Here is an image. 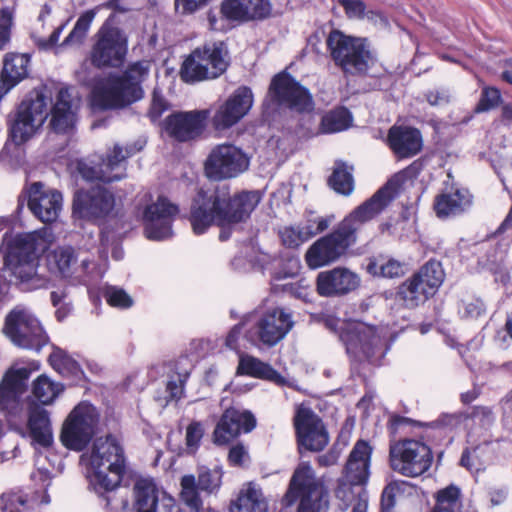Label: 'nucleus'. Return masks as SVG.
Segmentation results:
<instances>
[{
    "label": "nucleus",
    "instance_id": "obj_1",
    "mask_svg": "<svg viewBox=\"0 0 512 512\" xmlns=\"http://www.w3.org/2000/svg\"><path fill=\"white\" fill-rule=\"evenodd\" d=\"M397 195V184L388 181L372 197L354 209L328 235L315 241L307 250L305 260L311 269L338 261L356 243L360 226L379 215Z\"/></svg>",
    "mask_w": 512,
    "mask_h": 512
},
{
    "label": "nucleus",
    "instance_id": "obj_2",
    "mask_svg": "<svg viewBox=\"0 0 512 512\" xmlns=\"http://www.w3.org/2000/svg\"><path fill=\"white\" fill-rule=\"evenodd\" d=\"M261 201L258 191H242L229 195L227 189L200 188L193 197L189 221L194 234L202 235L211 226L239 224L250 218Z\"/></svg>",
    "mask_w": 512,
    "mask_h": 512
},
{
    "label": "nucleus",
    "instance_id": "obj_3",
    "mask_svg": "<svg viewBox=\"0 0 512 512\" xmlns=\"http://www.w3.org/2000/svg\"><path fill=\"white\" fill-rule=\"evenodd\" d=\"M92 473L88 475L89 488L96 494L108 512H118L128 507V500L118 495L125 474L124 450L117 438L107 435L93 444L90 456Z\"/></svg>",
    "mask_w": 512,
    "mask_h": 512
},
{
    "label": "nucleus",
    "instance_id": "obj_4",
    "mask_svg": "<svg viewBox=\"0 0 512 512\" xmlns=\"http://www.w3.org/2000/svg\"><path fill=\"white\" fill-rule=\"evenodd\" d=\"M46 247L44 238L37 231L18 234L4 256L2 271L9 274V281L14 280L24 291L47 288L49 277L38 272L40 253Z\"/></svg>",
    "mask_w": 512,
    "mask_h": 512
},
{
    "label": "nucleus",
    "instance_id": "obj_5",
    "mask_svg": "<svg viewBox=\"0 0 512 512\" xmlns=\"http://www.w3.org/2000/svg\"><path fill=\"white\" fill-rule=\"evenodd\" d=\"M149 64L138 61L122 73H111L93 89L92 104L99 110L123 109L144 97L142 83L148 77Z\"/></svg>",
    "mask_w": 512,
    "mask_h": 512
},
{
    "label": "nucleus",
    "instance_id": "obj_6",
    "mask_svg": "<svg viewBox=\"0 0 512 512\" xmlns=\"http://www.w3.org/2000/svg\"><path fill=\"white\" fill-rule=\"evenodd\" d=\"M298 502L297 512H328L330 507L329 490L317 478L310 464L301 463L294 470L286 493L282 498L284 507Z\"/></svg>",
    "mask_w": 512,
    "mask_h": 512
},
{
    "label": "nucleus",
    "instance_id": "obj_7",
    "mask_svg": "<svg viewBox=\"0 0 512 512\" xmlns=\"http://www.w3.org/2000/svg\"><path fill=\"white\" fill-rule=\"evenodd\" d=\"M245 323V339L259 348L274 347L294 326L291 312L282 307L255 309L245 315Z\"/></svg>",
    "mask_w": 512,
    "mask_h": 512
},
{
    "label": "nucleus",
    "instance_id": "obj_8",
    "mask_svg": "<svg viewBox=\"0 0 512 512\" xmlns=\"http://www.w3.org/2000/svg\"><path fill=\"white\" fill-rule=\"evenodd\" d=\"M50 101L45 89H34L8 115V136L15 145L24 144L41 129L48 117Z\"/></svg>",
    "mask_w": 512,
    "mask_h": 512
},
{
    "label": "nucleus",
    "instance_id": "obj_9",
    "mask_svg": "<svg viewBox=\"0 0 512 512\" xmlns=\"http://www.w3.org/2000/svg\"><path fill=\"white\" fill-rule=\"evenodd\" d=\"M326 44L335 65L345 75L364 76L376 61L365 38L347 36L339 30H332Z\"/></svg>",
    "mask_w": 512,
    "mask_h": 512
},
{
    "label": "nucleus",
    "instance_id": "obj_10",
    "mask_svg": "<svg viewBox=\"0 0 512 512\" xmlns=\"http://www.w3.org/2000/svg\"><path fill=\"white\" fill-rule=\"evenodd\" d=\"M342 343L346 352L355 360L380 366L391 348L392 340L383 329L358 322L357 325H348L344 330Z\"/></svg>",
    "mask_w": 512,
    "mask_h": 512
},
{
    "label": "nucleus",
    "instance_id": "obj_11",
    "mask_svg": "<svg viewBox=\"0 0 512 512\" xmlns=\"http://www.w3.org/2000/svg\"><path fill=\"white\" fill-rule=\"evenodd\" d=\"M432 463L433 453L425 442L411 438L390 441L389 465L393 471L415 478L426 473Z\"/></svg>",
    "mask_w": 512,
    "mask_h": 512
},
{
    "label": "nucleus",
    "instance_id": "obj_12",
    "mask_svg": "<svg viewBox=\"0 0 512 512\" xmlns=\"http://www.w3.org/2000/svg\"><path fill=\"white\" fill-rule=\"evenodd\" d=\"M4 335L17 347L39 352L49 336L36 316L24 306H16L5 317Z\"/></svg>",
    "mask_w": 512,
    "mask_h": 512
},
{
    "label": "nucleus",
    "instance_id": "obj_13",
    "mask_svg": "<svg viewBox=\"0 0 512 512\" xmlns=\"http://www.w3.org/2000/svg\"><path fill=\"white\" fill-rule=\"evenodd\" d=\"M110 15L95 34L90 51L91 64L98 68H118L123 65L128 52V37L125 32L112 24Z\"/></svg>",
    "mask_w": 512,
    "mask_h": 512
},
{
    "label": "nucleus",
    "instance_id": "obj_14",
    "mask_svg": "<svg viewBox=\"0 0 512 512\" xmlns=\"http://www.w3.org/2000/svg\"><path fill=\"white\" fill-rule=\"evenodd\" d=\"M140 149L136 148L134 144L127 145L126 147L115 144L99 164L86 159L79 160L77 162V171L87 181H100L103 183L120 181L127 176L128 158L136 154Z\"/></svg>",
    "mask_w": 512,
    "mask_h": 512
},
{
    "label": "nucleus",
    "instance_id": "obj_15",
    "mask_svg": "<svg viewBox=\"0 0 512 512\" xmlns=\"http://www.w3.org/2000/svg\"><path fill=\"white\" fill-rule=\"evenodd\" d=\"M313 105L308 89L287 72H281L273 77L263 102L265 110L285 107L297 112L311 111Z\"/></svg>",
    "mask_w": 512,
    "mask_h": 512
},
{
    "label": "nucleus",
    "instance_id": "obj_16",
    "mask_svg": "<svg viewBox=\"0 0 512 512\" xmlns=\"http://www.w3.org/2000/svg\"><path fill=\"white\" fill-rule=\"evenodd\" d=\"M249 166V155L241 147L225 142L211 149L204 162V171L209 179L222 181L237 178Z\"/></svg>",
    "mask_w": 512,
    "mask_h": 512
},
{
    "label": "nucleus",
    "instance_id": "obj_17",
    "mask_svg": "<svg viewBox=\"0 0 512 512\" xmlns=\"http://www.w3.org/2000/svg\"><path fill=\"white\" fill-rule=\"evenodd\" d=\"M99 423L96 408L87 402L78 404L65 420L60 440L62 444L74 451L84 450L94 435Z\"/></svg>",
    "mask_w": 512,
    "mask_h": 512
},
{
    "label": "nucleus",
    "instance_id": "obj_18",
    "mask_svg": "<svg viewBox=\"0 0 512 512\" xmlns=\"http://www.w3.org/2000/svg\"><path fill=\"white\" fill-rule=\"evenodd\" d=\"M115 207V197L106 188L96 185L79 189L73 197V214L94 223L105 220Z\"/></svg>",
    "mask_w": 512,
    "mask_h": 512
},
{
    "label": "nucleus",
    "instance_id": "obj_19",
    "mask_svg": "<svg viewBox=\"0 0 512 512\" xmlns=\"http://www.w3.org/2000/svg\"><path fill=\"white\" fill-rule=\"evenodd\" d=\"M31 369L11 367L0 382V409L9 422L21 418L24 411L22 396L28 387Z\"/></svg>",
    "mask_w": 512,
    "mask_h": 512
},
{
    "label": "nucleus",
    "instance_id": "obj_20",
    "mask_svg": "<svg viewBox=\"0 0 512 512\" xmlns=\"http://www.w3.org/2000/svg\"><path fill=\"white\" fill-rule=\"evenodd\" d=\"M26 200L29 210L43 223L56 221L62 210V194L57 190L45 189L41 182L31 184L20 194L17 212L23 209Z\"/></svg>",
    "mask_w": 512,
    "mask_h": 512
},
{
    "label": "nucleus",
    "instance_id": "obj_21",
    "mask_svg": "<svg viewBox=\"0 0 512 512\" xmlns=\"http://www.w3.org/2000/svg\"><path fill=\"white\" fill-rule=\"evenodd\" d=\"M294 427L299 450L304 448L308 451L318 452L327 446L328 432L321 418L311 408L304 405L297 408Z\"/></svg>",
    "mask_w": 512,
    "mask_h": 512
},
{
    "label": "nucleus",
    "instance_id": "obj_22",
    "mask_svg": "<svg viewBox=\"0 0 512 512\" xmlns=\"http://www.w3.org/2000/svg\"><path fill=\"white\" fill-rule=\"evenodd\" d=\"M222 477L223 471L220 467L201 469L197 478L192 474L184 475L180 482L181 500L191 511L200 512L203 502L198 491L201 490L208 495L217 493L222 485Z\"/></svg>",
    "mask_w": 512,
    "mask_h": 512
},
{
    "label": "nucleus",
    "instance_id": "obj_23",
    "mask_svg": "<svg viewBox=\"0 0 512 512\" xmlns=\"http://www.w3.org/2000/svg\"><path fill=\"white\" fill-rule=\"evenodd\" d=\"M179 213V207L166 197L148 205L143 214L144 233L149 240L162 241L172 237V223Z\"/></svg>",
    "mask_w": 512,
    "mask_h": 512
},
{
    "label": "nucleus",
    "instance_id": "obj_24",
    "mask_svg": "<svg viewBox=\"0 0 512 512\" xmlns=\"http://www.w3.org/2000/svg\"><path fill=\"white\" fill-rule=\"evenodd\" d=\"M209 116L207 109L173 112L165 118L163 129L171 138L188 142L203 133Z\"/></svg>",
    "mask_w": 512,
    "mask_h": 512
},
{
    "label": "nucleus",
    "instance_id": "obj_25",
    "mask_svg": "<svg viewBox=\"0 0 512 512\" xmlns=\"http://www.w3.org/2000/svg\"><path fill=\"white\" fill-rule=\"evenodd\" d=\"M253 93L247 86L237 88L212 116V126L217 131H224L237 124L251 109Z\"/></svg>",
    "mask_w": 512,
    "mask_h": 512
},
{
    "label": "nucleus",
    "instance_id": "obj_26",
    "mask_svg": "<svg viewBox=\"0 0 512 512\" xmlns=\"http://www.w3.org/2000/svg\"><path fill=\"white\" fill-rule=\"evenodd\" d=\"M360 285V276L342 266L321 271L316 277V291L322 297L346 296L357 290Z\"/></svg>",
    "mask_w": 512,
    "mask_h": 512
},
{
    "label": "nucleus",
    "instance_id": "obj_27",
    "mask_svg": "<svg viewBox=\"0 0 512 512\" xmlns=\"http://www.w3.org/2000/svg\"><path fill=\"white\" fill-rule=\"evenodd\" d=\"M256 426L255 416L248 410L230 407L224 411L213 432L216 445H227L242 433L251 432Z\"/></svg>",
    "mask_w": 512,
    "mask_h": 512
},
{
    "label": "nucleus",
    "instance_id": "obj_28",
    "mask_svg": "<svg viewBox=\"0 0 512 512\" xmlns=\"http://www.w3.org/2000/svg\"><path fill=\"white\" fill-rule=\"evenodd\" d=\"M133 497L134 512H156L159 501L165 509L176 508L174 499L165 492L161 493L151 478L140 477L135 480Z\"/></svg>",
    "mask_w": 512,
    "mask_h": 512
},
{
    "label": "nucleus",
    "instance_id": "obj_29",
    "mask_svg": "<svg viewBox=\"0 0 512 512\" xmlns=\"http://www.w3.org/2000/svg\"><path fill=\"white\" fill-rule=\"evenodd\" d=\"M77 261L78 256L72 246H59L47 255V264L51 272L58 274L62 278H70L75 273H78L76 278L84 282V276L88 274L91 262L83 259L80 267H77Z\"/></svg>",
    "mask_w": 512,
    "mask_h": 512
},
{
    "label": "nucleus",
    "instance_id": "obj_30",
    "mask_svg": "<svg viewBox=\"0 0 512 512\" xmlns=\"http://www.w3.org/2000/svg\"><path fill=\"white\" fill-rule=\"evenodd\" d=\"M372 448L365 440H358L349 454L341 478L366 485L370 476Z\"/></svg>",
    "mask_w": 512,
    "mask_h": 512
},
{
    "label": "nucleus",
    "instance_id": "obj_31",
    "mask_svg": "<svg viewBox=\"0 0 512 512\" xmlns=\"http://www.w3.org/2000/svg\"><path fill=\"white\" fill-rule=\"evenodd\" d=\"M388 144L398 158H410L422 149V135L417 128L392 126L388 131Z\"/></svg>",
    "mask_w": 512,
    "mask_h": 512
},
{
    "label": "nucleus",
    "instance_id": "obj_32",
    "mask_svg": "<svg viewBox=\"0 0 512 512\" xmlns=\"http://www.w3.org/2000/svg\"><path fill=\"white\" fill-rule=\"evenodd\" d=\"M29 63L30 57L27 54L10 52L4 56L0 75V100L28 76Z\"/></svg>",
    "mask_w": 512,
    "mask_h": 512
},
{
    "label": "nucleus",
    "instance_id": "obj_33",
    "mask_svg": "<svg viewBox=\"0 0 512 512\" xmlns=\"http://www.w3.org/2000/svg\"><path fill=\"white\" fill-rule=\"evenodd\" d=\"M194 56L201 61H208L209 68H205L204 75H211L213 79L221 76L229 66V51L225 42L210 41L194 49Z\"/></svg>",
    "mask_w": 512,
    "mask_h": 512
},
{
    "label": "nucleus",
    "instance_id": "obj_34",
    "mask_svg": "<svg viewBox=\"0 0 512 512\" xmlns=\"http://www.w3.org/2000/svg\"><path fill=\"white\" fill-rule=\"evenodd\" d=\"M473 203V196L467 189H456L436 196L434 211L438 218L458 216L469 210Z\"/></svg>",
    "mask_w": 512,
    "mask_h": 512
},
{
    "label": "nucleus",
    "instance_id": "obj_35",
    "mask_svg": "<svg viewBox=\"0 0 512 512\" xmlns=\"http://www.w3.org/2000/svg\"><path fill=\"white\" fill-rule=\"evenodd\" d=\"M76 123V113L72 107V98L67 88H61L51 109V129L57 134L70 133Z\"/></svg>",
    "mask_w": 512,
    "mask_h": 512
},
{
    "label": "nucleus",
    "instance_id": "obj_36",
    "mask_svg": "<svg viewBox=\"0 0 512 512\" xmlns=\"http://www.w3.org/2000/svg\"><path fill=\"white\" fill-rule=\"evenodd\" d=\"M27 427L35 445L43 448H49L52 445L53 434L49 413L42 406L30 405Z\"/></svg>",
    "mask_w": 512,
    "mask_h": 512
},
{
    "label": "nucleus",
    "instance_id": "obj_37",
    "mask_svg": "<svg viewBox=\"0 0 512 512\" xmlns=\"http://www.w3.org/2000/svg\"><path fill=\"white\" fill-rule=\"evenodd\" d=\"M336 498L341 502V508L351 507V512H367L368 492L366 485L354 483L344 478L338 479L335 490Z\"/></svg>",
    "mask_w": 512,
    "mask_h": 512
},
{
    "label": "nucleus",
    "instance_id": "obj_38",
    "mask_svg": "<svg viewBox=\"0 0 512 512\" xmlns=\"http://www.w3.org/2000/svg\"><path fill=\"white\" fill-rule=\"evenodd\" d=\"M237 373L268 380L279 386H285L287 384V380L269 363L263 362L250 355L240 356Z\"/></svg>",
    "mask_w": 512,
    "mask_h": 512
},
{
    "label": "nucleus",
    "instance_id": "obj_39",
    "mask_svg": "<svg viewBox=\"0 0 512 512\" xmlns=\"http://www.w3.org/2000/svg\"><path fill=\"white\" fill-rule=\"evenodd\" d=\"M230 512H268V502L260 489L252 484L242 489L238 497L231 501Z\"/></svg>",
    "mask_w": 512,
    "mask_h": 512
},
{
    "label": "nucleus",
    "instance_id": "obj_40",
    "mask_svg": "<svg viewBox=\"0 0 512 512\" xmlns=\"http://www.w3.org/2000/svg\"><path fill=\"white\" fill-rule=\"evenodd\" d=\"M428 292L414 276H411L399 285L395 299L404 307L413 309L433 296Z\"/></svg>",
    "mask_w": 512,
    "mask_h": 512
},
{
    "label": "nucleus",
    "instance_id": "obj_41",
    "mask_svg": "<svg viewBox=\"0 0 512 512\" xmlns=\"http://www.w3.org/2000/svg\"><path fill=\"white\" fill-rule=\"evenodd\" d=\"M367 272L373 277L394 279L404 275V264L385 254H378L368 259Z\"/></svg>",
    "mask_w": 512,
    "mask_h": 512
},
{
    "label": "nucleus",
    "instance_id": "obj_42",
    "mask_svg": "<svg viewBox=\"0 0 512 512\" xmlns=\"http://www.w3.org/2000/svg\"><path fill=\"white\" fill-rule=\"evenodd\" d=\"M327 183L337 194L351 195L354 191L353 166L348 165L343 160H336Z\"/></svg>",
    "mask_w": 512,
    "mask_h": 512
},
{
    "label": "nucleus",
    "instance_id": "obj_43",
    "mask_svg": "<svg viewBox=\"0 0 512 512\" xmlns=\"http://www.w3.org/2000/svg\"><path fill=\"white\" fill-rule=\"evenodd\" d=\"M412 276L434 295L442 285L445 273L439 261L430 259Z\"/></svg>",
    "mask_w": 512,
    "mask_h": 512
},
{
    "label": "nucleus",
    "instance_id": "obj_44",
    "mask_svg": "<svg viewBox=\"0 0 512 512\" xmlns=\"http://www.w3.org/2000/svg\"><path fill=\"white\" fill-rule=\"evenodd\" d=\"M208 61H201L194 56V50L183 61L180 69V77L185 83L193 84L196 82L213 79L211 75H204L205 68H209Z\"/></svg>",
    "mask_w": 512,
    "mask_h": 512
},
{
    "label": "nucleus",
    "instance_id": "obj_45",
    "mask_svg": "<svg viewBox=\"0 0 512 512\" xmlns=\"http://www.w3.org/2000/svg\"><path fill=\"white\" fill-rule=\"evenodd\" d=\"M63 389L64 387L60 383L51 381L46 375H40L33 382L32 393L40 403L48 405L58 397Z\"/></svg>",
    "mask_w": 512,
    "mask_h": 512
},
{
    "label": "nucleus",
    "instance_id": "obj_46",
    "mask_svg": "<svg viewBox=\"0 0 512 512\" xmlns=\"http://www.w3.org/2000/svg\"><path fill=\"white\" fill-rule=\"evenodd\" d=\"M300 268V261L295 256L274 258L270 267H267L271 278L276 281L297 276Z\"/></svg>",
    "mask_w": 512,
    "mask_h": 512
},
{
    "label": "nucleus",
    "instance_id": "obj_47",
    "mask_svg": "<svg viewBox=\"0 0 512 512\" xmlns=\"http://www.w3.org/2000/svg\"><path fill=\"white\" fill-rule=\"evenodd\" d=\"M49 363L63 376H76L81 371L80 365L65 350L53 346L49 356Z\"/></svg>",
    "mask_w": 512,
    "mask_h": 512
},
{
    "label": "nucleus",
    "instance_id": "obj_48",
    "mask_svg": "<svg viewBox=\"0 0 512 512\" xmlns=\"http://www.w3.org/2000/svg\"><path fill=\"white\" fill-rule=\"evenodd\" d=\"M97 9L98 8L87 10L80 15L73 29L64 39L62 43L63 46L82 44L89 31L91 23L97 14Z\"/></svg>",
    "mask_w": 512,
    "mask_h": 512
},
{
    "label": "nucleus",
    "instance_id": "obj_49",
    "mask_svg": "<svg viewBox=\"0 0 512 512\" xmlns=\"http://www.w3.org/2000/svg\"><path fill=\"white\" fill-rule=\"evenodd\" d=\"M352 122V115L347 108H339L326 114L321 121L324 133H336L346 130Z\"/></svg>",
    "mask_w": 512,
    "mask_h": 512
},
{
    "label": "nucleus",
    "instance_id": "obj_50",
    "mask_svg": "<svg viewBox=\"0 0 512 512\" xmlns=\"http://www.w3.org/2000/svg\"><path fill=\"white\" fill-rule=\"evenodd\" d=\"M247 3L248 0H224L221 4V13L229 21H252Z\"/></svg>",
    "mask_w": 512,
    "mask_h": 512
},
{
    "label": "nucleus",
    "instance_id": "obj_51",
    "mask_svg": "<svg viewBox=\"0 0 512 512\" xmlns=\"http://www.w3.org/2000/svg\"><path fill=\"white\" fill-rule=\"evenodd\" d=\"M280 237L284 246L297 248L311 239V232H306L305 228L300 226H289L280 231Z\"/></svg>",
    "mask_w": 512,
    "mask_h": 512
},
{
    "label": "nucleus",
    "instance_id": "obj_52",
    "mask_svg": "<svg viewBox=\"0 0 512 512\" xmlns=\"http://www.w3.org/2000/svg\"><path fill=\"white\" fill-rule=\"evenodd\" d=\"M502 97L501 92L496 87H484L481 91L480 99L474 109L476 113L487 112L499 106Z\"/></svg>",
    "mask_w": 512,
    "mask_h": 512
},
{
    "label": "nucleus",
    "instance_id": "obj_53",
    "mask_svg": "<svg viewBox=\"0 0 512 512\" xmlns=\"http://www.w3.org/2000/svg\"><path fill=\"white\" fill-rule=\"evenodd\" d=\"M103 297L113 307L126 309L133 305V299L126 291L116 286H107L103 291Z\"/></svg>",
    "mask_w": 512,
    "mask_h": 512
},
{
    "label": "nucleus",
    "instance_id": "obj_54",
    "mask_svg": "<svg viewBox=\"0 0 512 512\" xmlns=\"http://www.w3.org/2000/svg\"><path fill=\"white\" fill-rule=\"evenodd\" d=\"M486 313V305L479 297H470L461 301L459 314L463 318L477 319Z\"/></svg>",
    "mask_w": 512,
    "mask_h": 512
},
{
    "label": "nucleus",
    "instance_id": "obj_55",
    "mask_svg": "<svg viewBox=\"0 0 512 512\" xmlns=\"http://www.w3.org/2000/svg\"><path fill=\"white\" fill-rule=\"evenodd\" d=\"M26 503L27 496L20 491L6 492L0 496L1 512H21Z\"/></svg>",
    "mask_w": 512,
    "mask_h": 512
},
{
    "label": "nucleus",
    "instance_id": "obj_56",
    "mask_svg": "<svg viewBox=\"0 0 512 512\" xmlns=\"http://www.w3.org/2000/svg\"><path fill=\"white\" fill-rule=\"evenodd\" d=\"M14 14L11 8L0 9V50H4L11 41Z\"/></svg>",
    "mask_w": 512,
    "mask_h": 512
},
{
    "label": "nucleus",
    "instance_id": "obj_57",
    "mask_svg": "<svg viewBox=\"0 0 512 512\" xmlns=\"http://www.w3.org/2000/svg\"><path fill=\"white\" fill-rule=\"evenodd\" d=\"M468 421L469 415L466 412L442 413L435 421L429 423V426L454 429L462 424L467 425Z\"/></svg>",
    "mask_w": 512,
    "mask_h": 512
},
{
    "label": "nucleus",
    "instance_id": "obj_58",
    "mask_svg": "<svg viewBox=\"0 0 512 512\" xmlns=\"http://www.w3.org/2000/svg\"><path fill=\"white\" fill-rule=\"evenodd\" d=\"M176 379L173 377L167 382L166 392L168 393L167 401H177L181 399L184 394V385L189 378L190 372L183 370L176 373Z\"/></svg>",
    "mask_w": 512,
    "mask_h": 512
},
{
    "label": "nucleus",
    "instance_id": "obj_59",
    "mask_svg": "<svg viewBox=\"0 0 512 512\" xmlns=\"http://www.w3.org/2000/svg\"><path fill=\"white\" fill-rule=\"evenodd\" d=\"M468 415L470 421L485 429L491 427L495 422V414L492 408L487 406H475Z\"/></svg>",
    "mask_w": 512,
    "mask_h": 512
},
{
    "label": "nucleus",
    "instance_id": "obj_60",
    "mask_svg": "<svg viewBox=\"0 0 512 512\" xmlns=\"http://www.w3.org/2000/svg\"><path fill=\"white\" fill-rule=\"evenodd\" d=\"M168 109V101L164 98L162 92L158 88H155L153 90L151 105L148 112L149 118L153 122L157 121Z\"/></svg>",
    "mask_w": 512,
    "mask_h": 512
},
{
    "label": "nucleus",
    "instance_id": "obj_61",
    "mask_svg": "<svg viewBox=\"0 0 512 512\" xmlns=\"http://www.w3.org/2000/svg\"><path fill=\"white\" fill-rule=\"evenodd\" d=\"M248 9L252 20H264L270 17L272 5L269 0H248Z\"/></svg>",
    "mask_w": 512,
    "mask_h": 512
},
{
    "label": "nucleus",
    "instance_id": "obj_62",
    "mask_svg": "<svg viewBox=\"0 0 512 512\" xmlns=\"http://www.w3.org/2000/svg\"><path fill=\"white\" fill-rule=\"evenodd\" d=\"M338 2L349 18H364L366 5L362 0H338Z\"/></svg>",
    "mask_w": 512,
    "mask_h": 512
},
{
    "label": "nucleus",
    "instance_id": "obj_63",
    "mask_svg": "<svg viewBox=\"0 0 512 512\" xmlns=\"http://www.w3.org/2000/svg\"><path fill=\"white\" fill-rule=\"evenodd\" d=\"M249 460V454L242 443H237L229 449L228 462L233 467H241Z\"/></svg>",
    "mask_w": 512,
    "mask_h": 512
},
{
    "label": "nucleus",
    "instance_id": "obj_64",
    "mask_svg": "<svg viewBox=\"0 0 512 512\" xmlns=\"http://www.w3.org/2000/svg\"><path fill=\"white\" fill-rule=\"evenodd\" d=\"M244 327L247 329V324L245 323V316L242 318L241 322L234 325L227 334L225 339V346L227 348L238 353L240 352L239 340L241 337L242 329Z\"/></svg>",
    "mask_w": 512,
    "mask_h": 512
}]
</instances>
